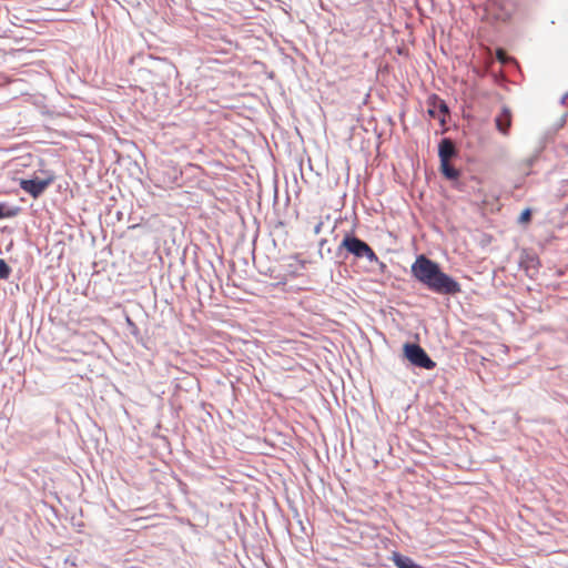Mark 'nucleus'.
I'll list each match as a JSON object with an SVG mask.
<instances>
[{"label": "nucleus", "instance_id": "obj_1", "mask_svg": "<svg viewBox=\"0 0 568 568\" xmlns=\"http://www.w3.org/2000/svg\"><path fill=\"white\" fill-rule=\"evenodd\" d=\"M410 270L414 277L432 292L456 294L460 291L459 284L425 255L417 256Z\"/></svg>", "mask_w": 568, "mask_h": 568}, {"label": "nucleus", "instance_id": "obj_2", "mask_svg": "<svg viewBox=\"0 0 568 568\" xmlns=\"http://www.w3.org/2000/svg\"><path fill=\"white\" fill-rule=\"evenodd\" d=\"M339 247L345 248L348 253L356 257H366L371 263H379L383 267L385 266V264L379 261L373 248L366 242L354 235L346 234Z\"/></svg>", "mask_w": 568, "mask_h": 568}, {"label": "nucleus", "instance_id": "obj_3", "mask_svg": "<svg viewBox=\"0 0 568 568\" xmlns=\"http://www.w3.org/2000/svg\"><path fill=\"white\" fill-rule=\"evenodd\" d=\"M52 182V179L48 180H39V179H31V180H21L20 181V187L29 193L33 199L39 197L50 185Z\"/></svg>", "mask_w": 568, "mask_h": 568}, {"label": "nucleus", "instance_id": "obj_4", "mask_svg": "<svg viewBox=\"0 0 568 568\" xmlns=\"http://www.w3.org/2000/svg\"><path fill=\"white\" fill-rule=\"evenodd\" d=\"M427 104L428 114L434 119H438L442 124H445L446 115L448 114V108L445 101L437 95H432L428 98Z\"/></svg>", "mask_w": 568, "mask_h": 568}, {"label": "nucleus", "instance_id": "obj_5", "mask_svg": "<svg viewBox=\"0 0 568 568\" xmlns=\"http://www.w3.org/2000/svg\"><path fill=\"white\" fill-rule=\"evenodd\" d=\"M513 123V112L510 108L503 106L499 111V133L505 136L509 135V129Z\"/></svg>", "mask_w": 568, "mask_h": 568}, {"label": "nucleus", "instance_id": "obj_6", "mask_svg": "<svg viewBox=\"0 0 568 568\" xmlns=\"http://www.w3.org/2000/svg\"><path fill=\"white\" fill-rule=\"evenodd\" d=\"M456 154V149L450 139H443L439 143L438 155L440 162H448Z\"/></svg>", "mask_w": 568, "mask_h": 568}, {"label": "nucleus", "instance_id": "obj_7", "mask_svg": "<svg viewBox=\"0 0 568 568\" xmlns=\"http://www.w3.org/2000/svg\"><path fill=\"white\" fill-rule=\"evenodd\" d=\"M406 359L407 368L422 367L432 369L436 366L435 362H433L430 357H406Z\"/></svg>", "mask_w": 568, "mask_h": 568}, {"label": "nucleus", "instance_id": "obj_8", "mask_svg": "<svg viewBox=\"0 0 568 568\" xmlns=\"http://www.w3.org/2000/svg\"><path fill=\"white\" fill-rule=\"evenodd\" d=\"M393 562L397 568H423L416 564L412 558L395 552L393 555Z\"/></svg>", "mask_w": 568, "mask_h": 568}, {"label": "nucleus", "instance_id": "obj_9", "mask_svg": "<svg viewBox=\"0 0 568 568\" xmlns=\"http://www.w3.org/2000/svg\"><path fill=\"white\" fill-rule=\"evenodd\" d=\"M440 171L448 180H457L459 178V171L450 165L448 162H440Z\"/></svg>", "mask_w": 568, "mask_h": 568}, {"label": "nucleus", "instance_id": "obj_10", "mask_svg": "<svg viewBox=\"0 0 568 568\" xmlns=\"http://www.w3.org/2000/svg\"><path fill=\"white\" fill-rule=\"evenodd\" d=\"M404 355H427L417 344L406 343L403 347Z\"/></svg>", "mask_w": 568, "mask_h": 568}, {"label": "nucleus", "instance_id": "obj_11", "mask_svg": "<svg viewBox=\"0 0 568 568\" xmlns=\"http://www.w3.org/2000/svg\"><path fill=\"white\" fill-rule=\"evenodd\" d=\"M531 220V210L525 209L518 217V223L528 224Z\"/></svg>", "mask_w": 568, "mask_h": 568}, {"label": "nucleus", "instance_id": "obj_12", "mask_svg": "<svg viewBox=\"0 0 568 568\" xmlns=\"http://www.w3.org/2000/svg\"><path fill=\"white\" fill-rule=\"evenodd\" d=\"M10 272H11V270L8 266V264L2 258H0V278H2V280L8 278L10 275Z\"/></svg>", "mask_w": 568, "mask_h": 568}, {"label": "nucleus", "instance_id": "obj_13", "mask_svg": "<svg viewBox=\"0 0 568 568\" xmlns=\"http://www.w3.org/2000/svg\"><path fill=\"white\" fill-rule=\"evenodd\" d=\"M498 57H499V63H505L506 62L507 57H506V53L501 49H499Z\"/></svg>", "mask_w": 568, "mask_h": 568}, {"label": "nucleus", "instance_id": "obj_14", "mask_svg": "<svg viewBox=\"0 0 568 568\" xmlns=\"http://www.w3.org/2000/svg\"><path fill=\"white\" fill-rule=\"evenodd\" d=\"M9 214L4 213L3 204H0V219L7 217Z\"/></svg>", "mask_w": 568, "mask_h": 568}, {"label": "nucleus", "instance_id": "obj_15", "mask_svg": "<svg viewBox=\"0 0 568 568\" xmlns=\"http://www.w3.org/2000/svg\"><path fill=\"white\" fill-rule=\"evenodd\" d=\"M321 226H322V223H320V224L315 227V233H316V234H317V233H320V231H321Z\"/></svg>", "mask_w": 568, "mask_h": 568}]
</instances>
